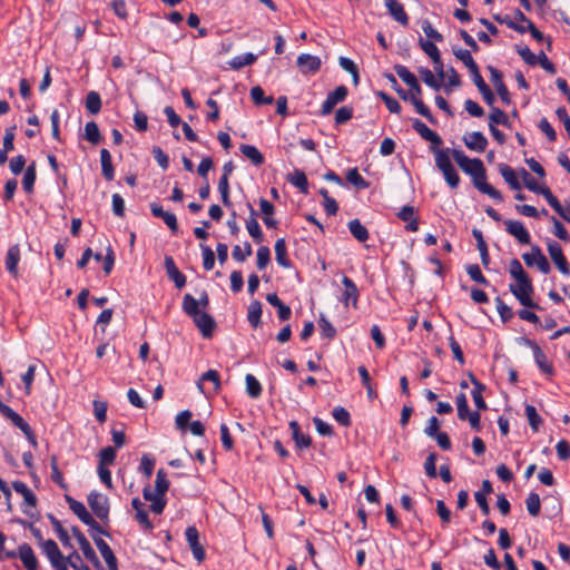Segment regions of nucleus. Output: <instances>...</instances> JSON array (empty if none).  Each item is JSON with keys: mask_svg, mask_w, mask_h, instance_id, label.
<instances>
[{"mask_svg": "<svg viewBox=\"0 0 570 570\" xmlns=\"http://www.w3.org/2000/svg\"><path fill=\"white\" fill-rule=\"evenodd\" d=\"M207 306L208 296L206 292L200 294L199 299H196L190 294H185L183 298V309L189 317H193L194 321H198V316L200 317L199 321H214L208 314L205 313Z\"/></svg>", "mask_w": 570, "mask_h": 570, "instance_id": "nucleus-1", "label": "nucleus"}, {"mask_svg": "<svg viewBox=\"0 0 570 570\" xmlns=\"http://www.w3.org/2000/svg\"><path fill=\"white\" fill-rule=\"evenodd\" d=\"M514 281L515 282L509 286L511 293L518 298L522 306L527 308L533 307L534 303L531 298L533 286L529 275L517 278Z\"/></svg>", "mask_w": 570, "mask_h": 570, "instance_id": "nucleus-2", "label": "nucleus"}, {"mask_svg": "<svg viewBox=\"0 0 570 570\" xmlns=\"http://www.w3.org/2000/svg\"><path fill=\"white\" fill-rule=\"evenodd\" d=\"M41 550L55 570H69L68 557H63L55 540L48 539L43 541Z\"/></svg>", "mask_w": 570, "mask_h": 570, "instance_id": "nucleus-3", "label": "nucleus"}, {"mask_svg": "<svg viewBox=\"0 0 570 570\" xmlns=\"http://www.w3.org/2000/svg\"><path fill=\"white\" fill-rule=\"evenodd\" d=\"M88 504H89L92 513L99 520H101L104 523H108L109 522L110 504H109V500H108V498L106 495H104V494H101L99 492L92 491L88 495Z\"/></svg>", "mask_w": 570, "mask_h": 570, "instance_id": "nucleus-4", "label": "nucleus"}, {"mask_svg": "<svg viewBox=\"0 0 570 570\" xmlns=\"http://www.w3.org/2000/svg\"><path fill=\"white\" fill-rule=\"evenodd\" d=\"M452 157L458 166L470 177L475 176V174L484 167L481 159H471L460 149H453Z\"/></svg>", "mask_w": 570, "mask_h": 570, "instance_id": "nucleus-5", "label": "nucleus"}, {"mask_svg": "<svg viewBox=\"0 0 570 570\" xmlns=\"http://www.w3.org/2000/svg\"><path fill=\"white\" fill-rule=\"evenodd\" d=\"M522 258L529 267L537 266L543 274H548L550 272V264L540 247L537 245L531 246L530 253L522 254Z\"/></svg>", "mask_w": 570, "mask_h": 570, "instance_id": "nucleus-6", "label": "nucleus"}, {"mask_svg": "<svg viewBox=\"0 0 570 570\" xmlns=\"http://www.w3.org/2000/svg\"><path fill=\"white\" fill-rule=\"evenodd\" d=\"M471 178H472L473 186L479 191L488 195L490 198H492L497 202H502V199H503L502 194L498 189H495L492 185L487 183V171H485L484 167L482 169H480L475 174V176H473Z\"/></svg>", "mask_w": 570, "mask_h": 570, "instance_id": "nucleus-7", "label": "nucleus"}, {"mask_svg": "<svg viewBox=\"0 0 570 570\" xmlns=\"http://www.w3.org/2000/svg\"><path fill=\"white\" fill-rule=\"evenodd\" d=\"M71 531L73 537L77 539L85 558L89 560L96 568L101 569V563L95 550L81 530L78 527H72Z\"/></svg>", "mask_w": 570, "mask_h": 570, "instance_id": "nucleus-8", "label": "nucleus"}, {"mask_svg": "<svg viewBox=\"0 0 570 570\" xmlns=\"http://www.w3.org/2000/svg\"><path fill=\"white\" fill-rule=\"evenodd\" d=\"M547 248L552 262L563 275L570 274V268L567 258L563 255L562 248L556 240H548Z\"/></svg>", "mask_w": 570, "mask_h": 570, "instance_id": "nucleus-9", "label": "nucleus"}, {"mask_svg": "<svg viewBox=\"0 0 570 570\" xmlns=\"http://www.w3.org/2000/svg\"><path fill=\"white\" fill-rule=\"evenodd\" d=\"M505 230L508 234L513 236L520 244L529 245L531 243V236L524 225L519 220L505 219Z\"/></svg>", "mask_w": 570, "mask_h": 570, "instance_id": "nucleus-10", "label": "nucleus"}, {"mask_svg": "<svg viewBox=\"0 0 570 570\" xmlns=\"http://www.w3.org/2000/svg\"><path fill=\"white\" fill-rule=\"evenodd\" d=\"M348 94V90L345 86H338L333 91H331L325 101L322 105L321 114L323 116H326L332 112L334 107L338 104L345 100L346 96Z\"/></svg>", "mask_w": 570, "mask_h": 570, "instance_id": "nucleus-11", "label": "nucleus"}, {"mask_svg": "<svg viewBox=\"0 0 570 570\" xmlns=\"http://www.w3.org/2000/svg\"><path fill=\"white\" fill-rule=\"evenodd\" d=\"M185 535L194 558L198 562H203L205 560L206 553L204 547L199 542L198 530L195 527H188L185 531Z\"/></svg>", "mask_w": 570, "mask_h": 570, "instance_id": "nucleus-12", "label": "nucleus"}, {"mask_svg": "<svg viewBox=\"0 0 570 570\" xmlns=\"http://www.w3.org/2000/svg\"><path fill=\"white\" fill-rule=\"evenodd\" d=\"M462 139L470 150L483 153L487 149L488 139L481 131L466 132Z\"/></svg>", "mask_w": 570, "mask_h": 570, "instance_id": "nucleus-13", "label": "nucleus"}, {"mask_svg": "<svg viewBox=\"0 0 570 570\" xmlns=\"http://www.w3.org/2000/svg\"><path fill=\"white\" fill-rule=\"evenodd\" d=\"M343 292H342V302L346 307L356 306L358 289L355 283L347 276H343L342 278Z\"/></svg>", "mask_w": 570, "mask_h": 570, "instance_id": "nucleus-14", "label": "nucleus"}, {"mask_svg": "<svg viewBox=\"0 0 570 570\" xmlns=\"http://www.w3.org/2000/svg\"><path fill=\"white\" fill-rule=\"evenodd\" d=\"M297 66L302 73H315L320 70L322 61L317 56L302 53L297 57Z\"/></svg>", "mask_w": 570, "mask_h": 570, "instance_id": "nucleus-15", "label": "nucleus"}, {"mask_svg": "<svg viewBox=\"0 0 570 570\" xmlns=\"http://www.w3.org/2000/svg\"><path fill=\"white\" fill-rule=\"evenodd\" d=\"M412 127L424 140L432 144L431 147H439L443 144L442 138L420 119H414Z\"/></svg>", "mask_w": 570, "mask_h": 570, "instance_id": "nucleus-16", "label": "nucleus"}, {"mask_svg": "<svg viewBox=\"0 0 570 570\" xmlns=\"http://www.w3.org/2000/svg\"><path fill=\"white\" fill-rule=\"evenodd\" d=\"M384 6L386 7L391 17L399 22L403 27L409 26V16L404 10V6L397 0H384Z\"/></svg>", "mask_w": 570, "mask_h": 570, "instance_id": "nucleus-17", "label": "nucleus"}, {"mask_svg": "<svg viewBox=\"0 0 570 570\" xmlns=\"http://www.w3.org/2000/svg\"><path fill=\"white\" fill-rule=\"evenodd\" d=\"M488 69L490 71L491 81H492L498 95L500 96L501 100L504 104L509 105L511 102L510 94H509L507 86L504 85V82L502 80L501 71H499L497 68H494L492 66L488 67Z\"/></svg>", "mask_w": 570, "mask_h": 570, "instance_id": "nucleus-18", "label": "nucleus"}, {"mask_svg": "<svg viewBox=\"0 0 570 570\" xmlns=\"http://www.w3.org/2000/svg\"><path fill=\"white\" fill-rule=\"evenodd\" d=\"M150 210L155 217L161 218L173 233L178 230V223L175 214L164 210L157 203L150 204Z\"/></svg>", "mask_w": 570, "mask_h": 570, "instance_id": "nucleus-19", "label": "nucleus"}, {"mask_svg": "<svg viewBox=\"0 0 570 570\" xmlns=\"http://www.w3.org/2000/svg\"><path fill=\"white\" fill-rule=\"evenodd\" d=\"M247 207L249 210V218L246 219V229L256 243H262L264 239V234L256 219L257 213L249 203L247 204Z\"/></svg>", "mask_w": 570, "mask_h": 570, "instance_id": "nucleus-20", "label": "nucleus"}, {"mask_svg": "<svg viewBox=\"0 0 570 570\" xmlns=\"http://www.w3.org/2000/svg\"><path fill=\"white\" fill-rule=\"evenodd\" d=\"M18 557L27 570H38V559L28 543H21L18 547Z\"/></svg>", "mask_w": 570, "mask_h": 570, "instance_id": "nucleus-21", "label": "nucleus"}, {"mask_svg": "<svg viewBox=\"0 0 570 570\" xmlns=\"http://www.w3.org/2000/svg\"><path fill=\"white\" fill-rule=\"evenodd\" d=\"M164 263L168 277L175 283L177 288H183L186 284V277L177 268L174 258L171 256H166Z\"/></svg>", "mask_w": 570, "mask_h": 570, "instance_id": "nucleus-22", "label": "nucleus"}, {"mask_svg": "<svg viewBox=\"0 0 570 570\" xmlns=\"http://www.w3.org/2000/svg\"><path fill=\"white\" fill-rule=\"evenodd\" d=\"M65 499L69 505V509L79 518L82 523H94V517L88 512L83 503L70 495H66Z\"/></svg>", "mask_w": 570, "mask_h": 570, "instance_id": "nucleus-23", "label": "nucleus"}, {"mask_svg": "<svg viewBox=\"0 0 570 570\" xmlns=\"http://www.w3.org/2000/svg\"><path fill=\"white\" fill-rule=\"evenodd\" d=\"M431 150L434 154L435 166L440 169V171H443L445 169L453 167V165L451 163L453 149H450V148L441 149L439 147H431Z\"/></svg>", "mask_w": 570, "mask_h": 570, "instance_id": "nucleus-24", "label": "nucleus"}, {"mask_svg": "<svg viewBox=\"0 0 570 570\" xmlns=\"http://www.w3.org/2000/svg\"><path fill=\"white\" fill-rule=\"evenodd\" d=\"M288 426L292 431V436L297 449L303 450L312 445V438L301 431V426L297 421H291Z\"/></svg>", "mask_w": 570, "mask_h": 570, "instance_id": "nucleus-25", "label": "nucleus"}, {"mask_svg": "<svg viewBox=\"0 0 570 570\" xmlns=\"http://www.w3.org/2000/svg\"><path fill=\"white\" fill-rule=\"evenodd\" d=\"M469 379H470V382L472 383L473 385V390L471 391V395H472V399H473V402L475 404V406L479 409V410H485L487 409V403L482 396V393L483 391L485 390V385L483 383H481L473 373H469Z\"/></svg>", "mask_w": 570, "mask_h": 570, "instance_id": "nucleus-26", "label": "nucleus"}, {"mask_svg": "<svg viewBox=\"0 0 570 570\" xmlns=\"http://www.w3.org/2000/svg\"><path fill=\"white\" fill-rule=\"evenodd\" d=\"M142 497L146 501H150V510L156 514H161L166 507L165 495L154 494L149 487L142 490Z\"/></svg>", "mask_w": 570, "mask_h": 570, "instance_id": "nucleus-27", "label": "nucleus"}, {"mask_svg": "<svg viewBox=\"0 0 570 570\" xmlns=\"http://www.w3.org/2000/svg\"><path fill=\"white\" fill-rule=\"evenodd\" d=\"M1 414L21 432H23L27 428L30 426L28 422L19 413L13 411L9 405L1 406Z\"/></svg>", "mask_w": 570, "mask_h": 570, "instance_id": "nucleus-28", "label": "nucleus"}, {"mask_svg": "<svg viewBox=\"0 0 570 570\" xmlns=\"http://www.w3.org/2000/svg\"><path fill=\"white\" fill-rule=\"evenodd\" d=\"M13 490L23 497L24 503L31 508L37 505V497L36 494L28 488V485L22 481H13L12 482Z\"/></svg>", "mask_w": 570, "mask_h": 570, "instance_id": "nucleus-29", "label": "nucleus"}, {"mask_svg": "<svg viewBox=\"0 0 570 570\" xmlns=\"http://www.w3.org/2000/svg\"><path fill=\"white\" fill-rule=\"evenodd\" d=\"M261 210L264 215L263 220L266 227L276 228L277 220L273 218L275 207L274 205L265 198H261L259 200Z\"/></svg>", "mask_w": 570, "mask_h": 570, "instance_id": "nucleus-30", "label": "nucleus"}, {"mask_svg": "<svg viewBox=\"0 0 570 570\" xmlns=\"http://www.w3.org/2000/svg\"><path fill=\"white\" fill-rule=\"evenodd\" d=\"M266 299L272 306L276 307L277 316L281 321H286L291 317V308L279 299L277 294H268Z\"/></svg>", "mask_w": 570, "mask_h": 570, "instance_id": "nucleus-31", "label": "nucleus"}, {"mask_svg": "<svg viewBox=\"0 0 570 570\" xmlns=\"http://www.w3.org/2000/svg\"><path fill=\"white\" fill-rule=\"evenodd\" d=\"M100 164L102 176L109 181L112 180L115 177V169L111 161V155L106 148L100 150Z\"/></svg>", "mask_w": 570, "mask_h": 570, "instance_id": "nucleus-32", "label": "nucleus"}, {"mask_svg": "<svg viewBox=\"0 0 570 570\" xmlns=\"http://www.w3.org/2000/svg\"><path fill=\"white\" fill-rule=\"evenodd\" d=\"M19 261H20V248L18 245H13L7 252L6 268L10 274H12L14 276L17 275V267H18Z\"/></svg>", "mask_w": 570, "mask_h": 570, "instance_id": "nucleus-33", "label": "nucleus"}, {"mask_svg": "<svg viewBox=\"0 0 570 570\" xmlns=\"http://www.w3.org/2000/svg\"><path fill=\"white\" fill-rule=\"evenodd\" d=\"M533 357L537 366L540 371L547 375H553L554 368L553 365L548 361L546 354L542 352L540 347H535L533 352Z\"/></svg>", "mask_w": 570, "mask_h": 570, "instance_id": "nucleus-34", "label": "nucleus"}, {"mask_svg": "<svg viewBox=\"0 0 570 570\" xmlns=\"http://www.w3.org/2000/svg\"><path fill=\"white\" fill-rule=\"evenodd\" d=\"M348 230L353 237L361 243H364L368 239L367 228L357 218L352 219L348 223Z\"/></svg>", "mask_w": 570, "mask_h": 570, "instance_id": "nucleus-35", "label": "nucleus"}, {"mask_svg": "<svg viewBox=\"0 0 570 570\" xmlns=\"http://www.w3.org/2000/svg\"><path fill=\"white\" fill-rule=\"evenodd\" d=\"M257 59V56L252 52H246L243 55L235 56L228 62L230 68L238 70L246 66L253 65Z\"/></svg>", "mask_w": 570, "mask_h": 570, "instance_id": "nucleus-36", "label": "nucleus"}, {"mask_svg": "<svg viewBox=\"0 0 570 570\" xmlns=\"http://www.w3.org/2000/svg\"><path fill=\"white\" fill-rule=\"evenodd\" d=\"M239 150L255 166H261L265 160L263 154L253 145H242Z\"/></svg>", "mask_w": 570, "mask_h": 570, "instance_id": "nucleus-37", "label": "nucleus"}, {"mask_svg": "<svg viewBox=\"0 0 570 570\" xmlns=\"http://www.w3.org/2000/svg\"><path fill=\"white\" fill-rule=\"evenodd\" d=\"M275 258L277 264L282 267L288 268L291 266L284 238H279L275 243Z\"/></svg>", "mask_w": 570, "mask_h": 570, "instance_id": "nucleus-38", "label": "nucleus"}, {"mask_svg": "<svg viewBox=\"0 0 570 570\" xmlns=\"http://www.w3.org/2000/svg\"><path fill=\"white\" fill-rule=\"evenodd\" d=\"M499 170H500V174L503 177V179L508 183V185L512 189L519 190L521 188L520 181H519L514 170L510 166H508L505 164H501L499 166Z\"/></svg>", "mask_w": 570, "mask_h": 570, "instance_id": "nucleus-39", "label": "nucleus"}, {"mask_svg": "<svg viewBox=\"0 0 570 570\" xmlns=\"http://www.w3.org/2000/svg\"><path fill=\"white\" fill-rule=\"evenodd\" d=\"M246 392L249 397L258 399L262 395L263 389L259 381L253 374L245 376Z\"/></svg>", "mask_w": 570, "mask_h": 570, "instance_id": "nucleus-40", "label": "nucleus"}, {"mask_svg": "<svg viewBox=\"0 0 570 570\" xmlns=\"http://www.w3.org/2000/svg\"><path fill=\"white\" fill-rule=\"evenodd\" d=\"M287 179L293 186L297 187L301 193H308V181L304 171L297 169L289 175Z\"/></svg>", "mask_w": 570, "mask_h": 570, "instance_id": "nucleus-41", "label": "nucleus"}, {"mask_svg": "<svg viewBox=\"0 0 570 570\" xmlns=\"http://www.w3.org/2000/svg\"><path fill=\"white\" fill-rule=\"evenodd\" d=\"M357 372H358V374L361 376L362 384L366 389L367 397L371 401L376 399L377 397V393H376V391L374 390V387L372 385L371 376H370V373H368L367 368L364 365H361V366H358Z\"/></svg>", "mask_w": 570, "mask_h": 570, "instance_id": "nucleus-42", "label": "nucleus"}, {"mask_svg": "<svg viewBox=\"0 0 570 570\" xmlns=\"http://www.w3.org/2000/svg\"><path fill=\"white\" fill-rule=\"evenodd\" d=\"M36 177V164L32 163L27 167L23 174L22 186L26 193H31L33 190Z\"/></svg>", "mask_w": 570, "mask_h": 570, "instance_id": "nucleus-43", "label": "nucleus"}, {"mask_svg": "<svg viewBox=\"0 0 570 570\" xmlns=\"http://www.w3.org/2000/svg\"><path fill=\"white\" fill-rule=\"evenodd\" d=\"M169 489V481L167 480V474L164 469H159L156 474L155 482V493L159 495H166V492Z\"/></svg>", "mask_w": 570, "mask_h": 570, "instance_id": "nucleus-44", "label": "nucleus"}, {"mask_svg": "<svg viewBox=\"0 0 570 570\" xmlns=\"http://www.w3.org/2000/svg\"><path fill=\"white\" fill-rule=\"evenodd\" d=\"M419 45L421 49L432 59L433 62H439V59H441V55L433 41L420 38Z\"/></svg>", "mask_w": 570, "mask_h": 570, "instance_id": "nucleus-45", "label": "nucleus"}, {"mask_svg": "<svg viewBox=\"0 0 570 570\" xmlns=\"http://www.w3.org/2000/svg\"><path fill=\"white\" fill-rule=\"evenodd\" d=\"M453 53L459 60H461L464 63L469 71H473L475 68H478V65L469 50L459 48L454 49Z\"/></svg>", "mask_w": 570, "mask_h": 570, "instance_id": "nucleus-46", "label": "nucleus"}, {"mask_svg": "<svg viewBox=\"0 0 570 570\" xmlns=\"http://www.w3.org/2000/svg\"><path fill=\"white\" fill-rule=\"evenodd\" d=\"M407 101H410L414 106L417 114L426 118L429 121L433 122V116L430 109L428 108V106L424 105V102L420 98L415 97L414 95H410L407 97Z\"/></svg>", "mask_w": 570, "mask_h": 570, "instance_id": "nucleus-47", "label": "nucleus"}, {"mask_svg": "<svg viewBox=\"0 0 570 570\" xmlns=\"http://www.w3.org/2000/svg\"><path fill=\"white\" fill-rule=\"evenodd\" d=\"M50 468H51V480L58 484L61 489L67 490L68 485L63 480L62 473L59 470L57 456L52 455L50 459Z\"/></svg>", "mask_w": 570, "mask_h": 570, "instance_id": "nucleus-48", "label": "nucleus"}, {"mask_svg": "<svg viewBox=\"0 0 570 570\" xmlns=\"http://www.w3.org/2000/svg\"><path fill=\"white\" fill-rule=\"evenodd\" d=\"M86 108L92 115H96L100 111L101 98L98 92H96V91L88 92V95L86 97Z\"/></svg>", "mask_w": 570, "mask_h": 570, "instance_id": "nucleus-49", "label": "nucleus"}, {"mask_svg": "<svg viewBox=\"0 0 570 570\" xmlns=\"http://www.w3.org/2000/svg\"><path fill=\"white\" fill-rule=\"evenodd\" d=\"M527 510L530 515L538 517L541 509L540 497L535 492H531L525 499Z\"/></svg>", "mask_w": 570, "mask_h": 570, "instance_id": "nucleus-50", "label": "nucleus"}, {"mask_svg": "<svg viewBox=\"0 0 570 570\" xmlns=\"http://www.w3.org/2000/svg\"><path fill=\"white\" fill-rule=\"evenodd\" d=\"M525 415H527V419L529 421V425L530 428L534 431V432H538L539 430V426L541 425L542 423V419L541 416L538 414L535 407L531 404H527L525 405Z\"/></svg>", "mask_w": 570, "mask_h": 570, "instance_id": "nucleus-51", "label": "nucleus"}, {"mask_svg": "<svg viewBox=\"0 0 570 570\" xmlns=\"http://www.w3.org/2000/svg\"><path fill=\"white\" fill-rule=\"evenodd\" d=\"M85 138L92 145H96L100 141L101 135L98 125L95 121H89L86 124Z\"/></svg>", "mask_w": 570, "mask_h": 570, "instance_id": "nucleus-52", "label": "nucleus"}, {"mask_svg": "<svg viewBox=\"0 0 570 570\" xmlns=\"http://www.w3.org/2000/svg\"><path fill=\"white\" fill-rule=\"evenodd\" d=\"M346 179L348 183L357 187L358 189H365L368 187V183L363 178V176L358 173L357 168L348 169L346 174Z\"/></svg>", "mask_w": 570, "mask_h": 570, "instance_id": "nucleus-53", "label": "nucleus"}, {"mask_svg": "<svg viewBox=\"0 0 570 570\" xmlns=\"http://www.w3.org/2000/svg\"><path fill=\"white\" fill-rule=\"evenodd\" d=\"M489 119H490L489 126H497V125L508 126V124H509V118H508L507 114L503 110L495 108V107H493L491 109Z\"/></svg>", "mask_w": 570, "mask_h": 570, "instance_id": "nucleus-54", "label": "nucleus"}, {"mask_svg": "<svg viewBox=\"0 0 570 570\" xmlns=\"http://www.w3.org/2000/svg\"><path fill=\"white\" fill-rule=\"evenodd\" d=\"M332 415L333 417L335 419V421L342 425V426H350L351 425V415L348 413V411L343 407V406H336L333 409V412H332Z\"/></svg>", "mask_w": 570, "mask_h": 570, "instance_id": "nucleus-55", "label": "nucleus"}, {"mask_svg": "<svg viewBox=\"0 0 570 570\" xmlns=\"http://www.w3.org/2000/svg\"><path fill=\"white\" fill-rule=\"evenodd\" d=\"M419 72H420V76L425 85H428L429 87H431L434 90H439L441 88V86H442L441 81L439 79H436V77L430 69L422 68V69H420Z\"/></svg>", "mask_w": 570, "mask_h": 570, "instance_id": "nucleus-56", "label": "nucleus"}, {"mask_svg": "<svg viewBox=\"0 0 570 570\" xmlns=\"http://www.w3.org/2000/svg\"><path fill=\"white\" fill-rule=\"evenodd\" d=\"M250 98L256 105H271L273 104L274 99L272 96L266 97L264 90L259 87H253L250 89Z\"/></svg>", "mask_w": 570, "mask_h": 570, "instance_id": "nucleus-57", "label": "nucleus"}, {"mask_svg": "<svg viewBox=\"0 0 570 570\" xmlns=\"http://www.w3.org/2000/svg\"><path fill=\"white\" fill-rule=\"evenodd\" d=\"M455 403L458 409V417L461 421H465L468 419L469 413H471L469 410L468 399L465 394L460 393L459 395H456Z\"/></svg>", "mask_w": 570, "mask_h": 570, "instance_id": "nucleus-58", "label": "nucleus"}, {"mask_svg": "<svg viewBox=\"0 0 570 570\" xmlns=\"http://www.w3.org/2000/svg\"><path fill=\"white\" fill-rule=\"evenodd\" d=\"M203 381L212 382L214 384L215 391H217L220 387L219 373L216 370H208L200 376L199 382L197 384L200 391H203Z\"/></svg>", "mask_w": 570, "mask_h": 570, "instance_id": "nucleus-59", "label": "nucleus"}, {"mask_svg": "<svg viewBox=\"0 0 570 570\" xmlns=\"http://www.w3.org/2000/svg\"><path fill=\"white\" fill-rule=\"evenodd\" d=\"M396 75L409 86H414L417 81L414 73H412L405 66L396 65L394 67Z\"/></svg>", "mask_w": 570, "mask_h": 570, "instance_id": "nucleus-60", "label": "nucleus"}, {"mask_svg": "<svg viewBox=\"0 0 570 570\" xmlns=\"http://www.w3.org/2000/svg\"><path fill=\"white\" fill-rule=\"evenodd\" d=\"M117 453L116 449L112 446H106L99 452V464L106 466L108 464H114L116 460Z\"/></svg>", "mask_w": 570, "mask_h": 570, "instance_id": "nucleus-61", "label": "nucleus"}, {"mask_svg": "<svg viewBox=\"0 0 570 570\" xmlns=\"http://www.w3.org/2000/svg\"><path fill=\"white\" fill-rule=\"evenodd\" d=\"M155 469V459L149 456L148 454H144L140 460V464L138 470L145 474L146 478H150L153 475Z\"/></svg>", "mask_w": 570, "mask_h": 570, "instance_id": "nucleus-62", "label": "nucleus"}, {"mask_svg": "<svg viewBox=\"0 0 570 570\" xmlns=\"http://www.w3.org/2000/svg\"><path fill=\"white\" fill-rule=\"evenodd\" d=\"M422 30L425 33V36L430 39V41H433V42H442L443 41V36L436 29L433 28V26L431 24V22L429 20L422 21Z\"/></svg>", "mask_w": 570, "mask_h": 570, "instance_id": "nucleus-63", "label": "nucleus"}, {"mask_svg": "<svg viewBox=\"0 0 570 570\" xmlns=\"http://www.w3.org/2000/svg\"><path fill=\"white\" fill-rule=\"evenodd\" d=\"M436 459H438V454L435 452H431L424 462L425 473L431 479H435L438 476Z\"/></svg>", "mask_w": 570, "mask_h": 570, "instance_id": "nucleus-64", "label": "nucleus"}]
</instances>
